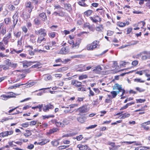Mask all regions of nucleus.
I'll use <instances>...</instances> for the list:
<instances>
[{
    "label": "nucleus",
    "instance_id": "43",
    "mask_svg": "<svg viewBox=\"0 0 150 150\" xmlns=\"http://www.w3.org/2000/svg\"><path fill=\"white\" fill-rule=\"evenodd\" d=\"M53 14L55 16H57V15H58L59 16H62V17L63 16V14H60V13H59V11H58V12H56V11L54 12L53 13Z\"/></svg>",
    "mask_w": 150,
    "mask_h": 150
},
{
    "label": "nucleus",
    "instance_id": "58",
    "mask_svg": "<svg viewBox=\"0 0 150 150\" xmlns=\"http://www.w3.org/2000/svg\"><path fill=\"white\" fill-rule=\"evenodd\" d=\"M11 19L9 18H7L4 19V21L5 23L7 24L10 21Z\"/></svg>",
    "mask_w": 150,
    "mask_h": 150
},
{
    "label": "nucleus",
    "instance_id": "21",
    "mask_svg": "<svg viewBox=\"0 0 150 150\" xmlns=\"http://www.w3.org/2000/svg\"><path fill=\"white\" fill-rule=\"evenodd\" d=\"M85 1V0H81V1L78 2V3L79 5L81 6L84 7L87 6H88L84 2Z\"/></svg>",
    "mask_w": 150,
    "mask_h": 150
},
{
    "label": "nucleus",
    "instance_id": "23",
    "mask_svg": "<svg viewBox=\"0 0 150 150\" xmlns=\"http://www.w3.org/2000/svg\"><path fill=\"white\" fill-rule=\"evenodd\" d=\"M14 35L16 38H19L21 35V32L18 31L17 32H13Z\"/></svg>",
    "mask_w": 150,
    "mask_h": 150
},
{
    "label": "nucleus",
    "instance_id": "15",
    "mask_svg": "<svg viewBox=\"0 0 150 150\" xmlns=\"http://www.w3.org/2000/svg\"><path fill=\"white\" fill-rule=\"evenodd\" d=\"M68 52L67 49L65 47L62 48L59 52V53L62 54H65Z\"/></svg>",
    "mask_w": 150,
    "mask_h": 150
},
{
    "label": "nucleus",
    "instance_id": "53",
    "mask_svg": "<svg viewBox=\"0 0 150 150\" xmlns=\"http://www.w3.org/2000/svg\"><path fill=\"white\" fill-rule=\"evenodd\" d=\"M68 68L67 67H63L62 68H60L59 69V71H65L67 70L68 69Z\"/></svg>",
    "mask_w": 150,
    "mask_h": 150
},
{
    "label": "nucleus",
    "instance_id": "56",
    "mask_svg": "<svg viewBox=\"0 0 150 150\" xmlns=\"http://www.w3.org/2000/svg\"><path fill=\"white\" fill-rule=\"evenodd\" d=\"M118 23L119 26L120 27H123L125 25V23L119 22Z\"/></svg>",
    "mask_w": 150,
    "mask_h": 150
},
{
    "label": "nucleus",
    "instance_id": "41",
    "mask_svg": "<svg viewBox=\"0 0 150 150\" xmlns=\"http://www.w3.org/2000/svg\"><path fill=\"white\" fill-rule=\"evenodd\" d=\"M1 34H2L3 35H5L6 33V30L5 28H3L1 30Z\"/></svg>",
    "mask_w": 150,
    "mask_h": 150
},
{
    "label": "nucleus",
    "instance_id": "19",
    "mask_svg": "<svg viewBox=\"0 0 150 150\" xmlns=\"http://www.w3.org/2000/svg\"><path fill=\"white\" fill-rule=\"evenodd\" d=\"M77 147L79 148L80 150H84L85 149H87V145H78L77 146Z\"/></svg>",
    "mask_w": 150,
    "mask_h": 150
},
{
    "label": "nucleus",
    "instance_id": "35",
    "mask_svg": "<svg viewBox=\"0 0 150 150\" xmlns=\"http://www.w3.org/2000/svg\"><path fill=\"white\" fill-rule=\"evenodd\" d=\"M130 116V114H126L125 113L121 117L120 119H124L125 118L128 117Z\"/></svg>",
    "mask_w": 150,
    "mask_h": 150
},
{
    "label": "nucleus",
    "instance_id": "11",
    "mask_svg": "<svg viewBox=\"0 0 150 150\" xmlns=\"http://www.w3.org/2000/svg\"><path fill=\"white\" fill-rule=\"evenodd\" d=\"M50 141L49 139H45L42 141L41 142H35L34 143V144H38L41 145H43L47 143L48 142Z\"/></svg>",
    "mask_w": 150,
    "mask_h": 150
},
{
    "label": "nucleus",
    "instance_id": "57",
    "mask_svg": "<svg viewBox=\"0 0 150 150\" xmlns=\"http://www.w3.org/2000/svg\"><path fill=\"white\" fill-rule=\"evenodd\" d=\"M58 130V129L57 128H53L50 130V132L51 133H52L57 132Z\"/></svg>",
    "mask_w": 150,
    "mask_h": 150
},
{
    "label": "nucleus",
    "instance_id": "13",
    "mask_svg": "<svg viewBox=\"0 0 150 150\" xmlns=\"http://www.w3.org/2000/svg\"><path fill=\"white\" fill-rule=\"evenodd\" d=\"M103 29V26L102 24H100L96 27V30L98 32H102Z\"/></svg>",
    "mask_w": 150,
    "mask_h": 150
},
{
    "label": "nucleus",
    "instance_id": "22",
    "mask_svg": "<svg viewBox=\"0 0 150 150\" xmlns=\"http://www.w3.org/2000/svg\"><path fill=\"white\" fill-rule=\"evenodd\" d=\"M4 63L6 65H7L9 67H10L11 66V62L10 60L8 59H7L5 60L4 61Z\"/></svg>",
    "mask_w": 150,
    "mask_h": 150
},
{
    "label": "nucleus",
    "instance_id": "54",
    "mask_svg": "<svg viewBox=\"0 0 150 150\" xmlns=\"http://www.w3.org/2000/svg\"><path fill=\"white\" fill-rule=\"evenodd\" d=\"M83 137L82 135H80L79 136L76 137V139L78 141H80L83 138Z\"/></svg>",
    "mask_w": 150,
    "mask_h": 150
},
{
    "label": "nucleus",
    "instance_id": "12",
    "mask_svg": "<svg viewBox=\"0 0 150 150\" xmlns=\"http://www.w3.org/2000/svg\"><path fill=\"white\" fill-rule=\"evenodd\" d=\"M39 16L43 21H45L47 19V16L45 13L44 12H42L40 14Z\"/></svg>",
    "mask_w": 150,
    "mask_h": 150
},
{
    "label": "nucleus",
    "instance_id": "2",
    "mask_svg": "<svg viewBox=\"0 0 150 150\" xmlns=\"http://www.w3.org/2000/svg\"><path fill=\"white\" fill-rule=\"evenodd\" d=\"M11 38V33H8L7 35H5L3 38L2 41L5 45L8 44L9 42V39Z\"/></svg>",
    "mask_w": 150,
    "mask_h": 150
},
{
    "label": "nucleus",
    "instance_id": "14",
    "mask_svg": "<svg viewBox=\"0 0 150 150\" xmlns=\"http://www.w3.org/2000/svg\"><path fill=\"white\" fill-rule=\"evenodd\" d=\"M113 90H122L121 85H119L118 83L115 84L113 87Z\"/></svg>",
    "mask_w": 150,
    "mask_h": 150
},
{
    "label": "nucleus",
    "instance_id": "3",
    "mask_svg": "<svg viewBox=\"0 0 150 150\" xmlns=\"http://www.w3.org/2000/svg\"><path fill=\"white\" fill-rule=\"evenodd\" d=\"M77 111L80 113H83L87 112L88 111V110L86 106H83L82 107L78 108Z\"/></svg>",
    "mask_w": 150,
    "mask_h": 150
},
{
    "label": "nucleus",
    "instance_id": "33",
    "mask_svg": "<svg viewBox=\"0 0 150 150\" xmlns=\"http://www.w3.org/2000/svg\"><path fill=\"white\" fill-rule=\"evenodd\" d=\"M23 40V37H22L21 38L18 40V46L20 47L22 45V41Z\"/></svg>",
    "mask_w": 150,
    "mask_h": 150
},
{
    "label": "nucleus",
    "instance_id": "34",
    "mask_svg": "<svg viewBox=\"0 0 150 150\" xmlns=\"http://www.w3.org/2000/svg\"><path fill=\"white\" fill-rule=\"evenodd\" d=\"M0 50L2 51L5 50V48L4 47V45L3 41L0 42Z\"/></svg>",
    "mask_w": 150,
    "mask_h": 150
},
{
    "label": "nucleus",
    "instance_id": "50",
    "mask_svg": "<svg viewBox=\"0 0 150 150\" xmlns=\"http://www.w3.org/2000/svg\"><path fill=\"white\" fill-rule=\"evenodd\" d=\"M136 89L137 91H138L140 92H143L145 91V89H144L138 87H136Z\"/></svg>",
    "mask_w": 150,
    "mask_h": 150
},
{
    "label": "nucleus",
    "instance_id": "40",
    "mask_svg": "<svg viewBox=\"0 0 150 150\" xmlns=\"http://www.w3.org/2000/svg\"><path fill=\"white\" fill-rule=\"evenodd\" d=\"M88 76L87 75H83L80 76L79 77V80H82L83 79H86L87 78Z\"/></svg>",
    "mask_w": 150,
    "mask_h": 150
},
{
    "label": "nucleus",
    "instance_id": "1",
    "mask_svg": "<svg viewBox=\"0 0 150 150\" xmlns=\"http://www.w3.org/2000/svg\"><path fill=\"white\" fill-rule=\"evenodd\" d=\"M99 41L95 40L90 44L88 45L87 46V49L88 50H92L93 49L96 48L98 46Z\"/></svg>",
    "mask_w": 150,
    "mask_h": 150
},
{
    "label": "nucleus",
    "instance_id": "32",
    "mask_svg": "<svg viewBox=\"0 0 150 150\" xmlns=\"http://www.w3.org/2000/svg\"><path fill=\"white\" fill-rule=\"evenodd\" d=\"M23 17L24 19H27L30 18V13H28L26 14H24L23 13Z\"/></svg>",
    "mask_w": 150,
    "mask_h": 150
},
{
    "label": "nucleus",
    "instance_id": "37",
    "mask_svg": "<svg viewBox=\"0 0 150 150\" xmlns=\"http://www.w3.org/2000/svg\"><path fill=\"white\" fill-rule=\"evenodd\" d=\"M44 79L46 81L51 80L52 79V76L51 75H47L45 76Z\"/></svg>",
    "mask_w": 150,
    "mask_h": 150
},
{
    "label": "nucleus",
    "instance_id": "47",
    "mask_svg": "<svg viewBox=\"0 0 150 150\" xmlns=\"http://www.w3.org/2000/svg\"><path fill=\"white\" fill-rule=\"evenodd\" d=\"M69 146V145L67 146H59V149L62 150L68 148Z\"/></svg>",
    "mask_w": 150,
    "mask_h": 150
},
{
    "label": "nucleus",
    "instance_id": "63",
    "mask_svg": "<svg viewBox=\"0 0 150 150\" xmlns=\"http://www.w3.org/2000/svg\"><path fill=\"white\" fill-rule=\"evenodd\" d=\"M138 64V62L137 60H134L132 62V64L133 66H136Z\"/></svg>",
    "mask_w": 150,
    "mask_h": 150
},
{
    "label": "nucleus",
    "instance_id": "60",
    "mask_svg": "<svg viewBox=\"0 0 150 150\" xmlns=\"http://www.w3.org/2000/svg\"><path fill=\"white\" fill-rule=\"evenodd\" d=\"M49 110V109H48V108L47 107V105L45 106L43 108V110L45 112H47Z\"/></svg>",
    "mask_w": 150,
    "mask_h": 150
},
{
    "label": "nucleus",
    "instance_id": "42",
    "mask_svg": "<svg viewBox=\"0 0 150 150\" xmlns=\"http://www.w3.org/2000/svg\"><path fill=\"white\" fill-rule=\"evenodd\" d=\"M8 8L10 11H13L15 9V7L13 5H10L8 6Z\"/></svg>",
    "mask_w": 150,
    "mask_h": 150
},
{
    "label": "nucleus",
    "instance_id": "4",
    "mask_svg": "<svg viewBox=\"0 0 150 150\" xmlns=\"http://www.w3.org/2000/svg\"><path fill=\"white\" fill-rule=\"evenodd\" d=\"M79 115L80 116L77 118V121L81 123H83L85 122L86 120V118L84 115H82L79 113Z\"/></svg>",
    "mask_w": 150,
    "mask_h": 150
},
{
    "label": "nucleus",
    "instance_id": "24",
    "mask_svg": "<svg viewBox=\"0 0 150 150\" xmlns=\"http://www.w3.org/2000/svg\"><path fill=\"white\" fill-rule=\"evenodd\" d=\"M93 12V11L91 10H88L86 11L84 13V14L87 16H90Z\"/></svg>",
    "mask_w": 150,
    "mask_h": 150
},
{
    "label": "nucleus",
    "instance_id": "48",
    "mask_svg": "<svg viewBox=\"0 0 150 150\" xmlns=\"http://www.w3.org/2000/svg\"><path fill=\"white\" fill-rule=\"evenodd\" d=\"M134 81L137 82L144 83V81L140 79L136 78L134 79Z\"/></svg>",
    "mask_w": 150,
    "mask_h": 150
},
{
    "label": "nucleus",
    "instance_id": "61",
    "mask_svg": "<svg viewBox=\"0 0 150 150\" xmlns=\"http://www.w3.org/2000/svg\"><path fill=\"white\" fill-rule=\"evenodd\" d=\"M47 107L49 109H52L54 108V106L50 104L47 105Z\"/></svg>",
    "mask_w": 150,
    "mask_h": 150
},
{
    "label": "nucleus",
    "instance_id": "16",
    "mask_svg": "<svg viewBox=\"0 0 150 150\" xmlns=\"http://www.w3.org/2000/svg\"><path fill=\"white\" fill-rule=\"evenodd\" d=\"M59 139H58V140H54L53 141H52L51 142V144L53 146H57L59 144Z\"/></svg>",
    "mask_w": 150,
    "mask_h": 150
},
{
    "label": "nucleus",
    "instance_id": "52",
    "mask_svg": "<svg viewBox=\"0 0 150 150\" xmlns=\"http://www.w3.org/2000/svg\"><path fill=\"white\" fill-rule=\"evenodd\" d=\"M114 33V32L112 31H111L110 30H108L107 31V35L108 36H111Z\"/></svg>",
    "mask_w": 150,
    "mask_h": 150
},
{
    "label": "nucleus",
    "instance_id": "45",
    "mask_svg": "<svg viewBox=\"0 0 150 150\" xmlns=\"http://www.w3.org/2000/svg\"><path fill=\"white\" fill-rule=\"evenodd\" d=\"M23 31L25 33H26L28 31V29L25 26H23L21 27Z\"/></svg>",
    "mask_w": 150,
    "mask_h": 150
},
{
    "label": "nucleus",
    "instance_id": "39",
    "mask_svg": "<svg viewBox=\"0 0 150 150\" xmlns=\"http://www.w3.org/2000/svg\"><path fill=\"white\" fill-rule=\"evenodd\" d=\"M54 116L53 115H43L42 116L43 119H45L46 118L48 119L50 117H53Z\"/></svg>",
    "mask_w": 150,
    "mask_h": 150
},
{
    "label": "nucleus",
    "instance_id": "28",
    "mask_svg": "<svg viewBox=\"0 0 150 150\" xmlns=\"http://www.w3.org/2000/svg\"><path fill=\"white\" fill-rule=\"evenodd\" d=\"M17 14L16 15H15L13 17V21H15L16 22V23H15V24H16L18 21V16H17Z\"/></svg>",
    "mask_w": 150,
    "mask_h": 150
},
{
    "label": "nucleus",
    "instance_id": "10",
    "mask_svg": "<svg viewBox=\"0 0 150 150\" xmlns=\"http://www.w3.org/2000/svg\"><path fill=\"white\" fill-rule=\"evenodd\" d=\"M90 18L93 22L94 23H96L98 21L100 22L101 21V18L98 16H95L94 18H93L92 17H90Z\"/></svg>",
    "mask_w": 150,
    "mask_h": 150
},
{
    "label": "nucleus",
    "instance_id": "46",
    "mask_svg": "<svg viewBox=\"0 0 150 150\" xmlns=\"http://www.w3.org/2000/svg\"><path fill=\"white\" fill-rule=\"evenodd\" d=\"M116 93V91H113L110 92V93L112 95L113 98H115L117 95Z\"/></svg>",
    "mask_w": 150,
    "mask_h": 150
},
{
    "label": "nucleus",
    "instance_id": "8",
    "mask_svg": "<svg viewBox=\"0 0 150 150\" xmlns=\"http://www.w3.org/2000/svg\"><path fill=\"white\" fill-rule=\"evenodd\" d=\"M81 82L75 79L72 80L71 83L72 85L76 86L77 87L80 86H81Z\"/></svg>",
    "mask_w": 150,
    "mask_h": 150
},
{
    "label": "nucleus",
    "instance_id": "64",
    "mask_svg": "<svg viewBox=\"0 0 150 150\" xmlns=\"http://www.w3.org/2000/svg\"><path fill=\"white\" fill-rule=\"evenodd\" d=\"M3 67H2L3 69L4 70H6L7 69H9V66H7V65H3Z\"/></svg>",
    "mask_w": 150,
    "mask_h": 150
},
{
    "label": "nucleus",
    "instance_id": "31",
    "mask_svg": "<svg viewBox=\"0 0 150 150\" xmlns=\"http://www.w3.org/2000/svg\"><path fill=\"white\" fill-rule=\"evenodd\" d=\"M34 23L36 25H39L41 24V21L37 18L34 20Z\"/></svg>",
    "mask_w": 150,
    "mask_h": 150
},
{
    "label": "nucleus",
    "instance_id": "30",
    "mask_svg": "<svg viewBox=\"0 0 150 150\" xmlns=\"http://www.w3.org/2000/svg\"><path fill=\"white\" fill-rule=\"evenodd\" d=\"M37 83V82L35 81H33L29 83L27 85V87H30L33 86L34 85H35Z\"/></svg>",
    "mask_w": 150,
    "mask_h": 150
},
{
    "label": "nucleus",
    "instance_id": "18",
    "mask_svg": "<svg viewBox=\"0 0 150 150\" xmlns=\"http://www.w3.org/2000/svg\"><path fill=\"white\" fill-rule=\"evenodd\" d=\"M64 7L66 8V10L68 11H70L71 10V4H64Z\"/></svg>",
    "mask_w": 150,
    "mask_h": 150
},
{
    "label": "nucleus",
    "instance_id": "29",
    "mask_svg": "<svg viewBox=\"0 0 150 150\" xmlns=\"http://www.w3.org/2000/svg\"><path fill=\"white\" fill-rule=\"evenodd\" d=\"M55 124L56 126L57 127H64V124L60 122H55Z\"/></svg>",
    "mask_w": 150,
    "mask_h": 150
},
{
    "label": "nucleus",
    "instance_id": "5",
    "mask_svg": "<svg viewBox=\"0 0 150 150\" xmlns=\"http://www.w3.org/2000/svg\"><path fill=\"white\" fill-rule=\"evenodd\" d=\"M36 33L42 35V36L45 37L47 35V31L45 29L41 28L37 31H36Z\"/></svg>",
    "mask_w": 150,
    "mask_h": 150
},
{
    "label": "nucleus",
    "instance_id": "17",
    "mask_svg": "<svg viewBox=\"0 0 150 150\" xmlns=\"http://www.w3.org/2000/svg\"><path fill=\"white\" fill-rule=\"evenodd\" d=\"M13 97H14V96H11V95L6 96V95H4V94L2 95L1 96V99L4 100H6L8 99L9 98Z\"/></svg>",
    "mask_w": 150,
    "mask_h": 150
},
{
    "label": "nucleus",
    "instance_id": "25",
    "mask_svg": "<svg viewBox=\"0 0 150 150\" xmlns=\"http://www.w3.org/2000/svg\"><path fill=\"white\" fill-rule=\"evenodd\" d=\"M25 6L26 8H33V6H32L31 2L30 1L26 3L25 4Z\"/></svg>",
    "mask_w": 150,
    "mask_h": 150
},
{
    "label": "nucleus",
    "instance_id": "7",
    "mask_svg": "<svg viewBox=\"0 0 150 150\" xmlns=\"http://www.w3.org/2000/svg\"><path fill=\"white\" fill-rule=\"evenodd\" d=\"M13 131H6L2 132L0 133V137H5L10 135L13 134Z\"/></svg>",
    "mask_w": 150,
    "mask_h": 150
},
{
    "label": "nucleus",
    "instance_id": "51",
    "mask_svg": "<svg viewBox=\"0 0 150 150\" xmlns=\"http://www.w3.org/2000/svg\"><path fill=\"white\" fill-rule=\"evenodd\" d=\"M29 123L28 122L23 123L21 125V126L23 127H27Z\"/></svg>",
    "mask_w": 150,
    "mask_h": 150
},
{
    "label": "nucleus",
    "instance_id": "49",
    "mask_svg": "<svg viewBox=\"0 0 150 150\" xmlns=\"http://www.w3.org/2000/svg\"><path fill=\"white\" fill-rule=\"evenodd\" d=\"M97 126V125H92L90 126H89L88 127H86V129H91L93 128H94L96 127Z\"/></svg>",
    "mask_w": 150,
    "mask_h": 150
},
{
    "label": "nucleus",
    "instance_id": "55",
    "mask_svg": "<svg viewBox=\"0 0 150 150\" xmlns=\"http://www.w3.org/2000/svg\"><path fill=\"white\" fill-rule=\"evenodd\" d=\"M132 28H127V34H129L132 31Z\"/></svg>",
    "mask_w": 150,
    "mask_h": 150
},
{
    "label": "nucleus",
    "instance_id": "6",
    "mask_svg": "<svg viewBox=\"0 0 150 150\" xmlns=\"http://www.w3.org/2000/svg\"><path fill=\"white\" fill-rule=\"evenodd\" d=\"M36 61H23V66L25 68H26L30 66L31 64L34 63L36 62Z\"/></svg>",
    "mask_w": 150,
    "mask_h": 150
},
{
    "label": "nucleus",
    "instance_id": "20",
    "mask_svg": "<svg viewBox=\"0 0 150 150\" xmlns=\"http://www.w3.org/2000/svg\"><path fill=\"white\" fill-rule=\"evenodd\" d=\"M149 149V147L139 146L136 148L135 150H144Z\"/></svg>",
    "mask_w": 150,
    "mask_h": 150
},
{
    "label": "nucleus",
    "instance_id": "38",
    "mask_svg": "<svg viewBox=\"0 0 150 150\" xmlns=\"http://www.w3.org/2000/svg\"><path fill=\"white\" fill-rule=\"evenodd\" d=\"M34 51L35 52H39L40 53H41L42 52H46L45 50H38L37 49H35L34 50Z\"/></svg>",
    "mask_w": 150,
    "mask_h": 150
},
{
    "label": "nucleus",
    "instance_id": "62",
    "mask_svg": "<svg viewBox=\"0 0 150 150\" xmlns=\"http://www.w3.org/2000/svg\"><path fill=\"white\" fill-rule=\"evenodd\" d=\"M94 95V93L91 90H90L89 91V94L88 95L89 96H93Z\"/></svg>",
    "mask_w": 150,
    "mask_h": 150
},
{
    "label": "nucleus",
    "instance_id": "59",
    "mask_svg": "<svg viewBox=\"0 0 150 150\" xmlns=\"http://www.w3.org/2000/svg\"><path fill=\"white\" fill-rule=\"evenodd\" d=\"M13 142H15L12 141V142H9L8 143L10 146L11 147H13L14 146H16V145L14 144H13Z\"/></svg>",
    "mask_w": 150,
    "mask_h": 150
},
{
    "label": "nucleus",
    "instance_id": "44",
    "mask_svg": "<svg viewBox=\"0 0 150 150\" xmlns=\"http://www.w3.org/2000/svg\"><path fill=\"white\" fill-rule=\"evenodd\" d=\"M136 100L137 103H142L146 101V100L144 99H137Z\"/></svg>",
    "mask_w": 150,
    "mask_h": 150
},
{
    "label": "nucleus",
    "instance_id": "27",
    "mask_svg": "<svg viewBox=\"0 0 150 150\" xmlns=\"http://www.w3.org/2000/svg\"><path fill=\"white\" fill-rule=\"evenodd\" d=\"M43 41H45L46 39L43 37H40L38 38L37 42L39 43H41V42Z\"/></svg>",
    "mask_w": 150,
    "mask_h": 150
},
{
    "label": "nucleus",
    "instance_id": "9",
    "mask_svg": "<svg viewBox=\"0 0 150 150\" xmlns=\"http://www.w3.org/2000/svg\"><path fill=\"white\" fill-rule=\"evenodd\" d=\"M102 69V68L100 65H98L95 67L93 70V71L97 74H99Z\"/></svg>",
    "mask_w": 150,
    "mask_h": 150
},
{
    "label": "nucleus",
    "instance_id": "26",
    "mask_svg": "<svg viewBox=\"0 0 150 150\" xmlns=\"http://www.w3.org/2000/svg\"><path fill=\"white\" fill-rule=\"evenodd\" d=\"M56 33L53 32H50L48 33L49 36L52 38H53L55 37Z\"/></svg>",
    "mask_w": 150,
    "mask_h": 150
},
{
    "label": "nucleus",
    "instance_id": "36",
    "mask_svg": "<svg viewBox=\"0 0 150 150\" xmlns=\"http://www.w3.org/2000/svg\"><path fill=\"white\" fill-rule=\"evenodd\" d=\"M138 42L139 41H132L131 42H130L129 43V44L128 45V46H130L132 45H136Z\"/></svg>",
    "mask_w": 150,
    "mask_h": 150
}]
</instances>
